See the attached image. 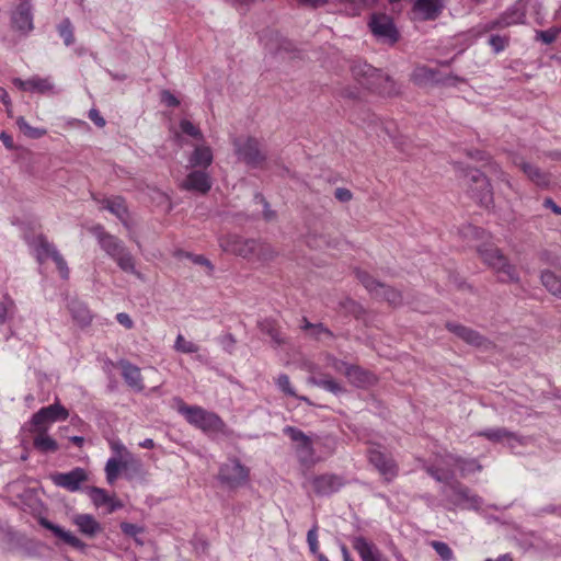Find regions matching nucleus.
Segmentation results:
<instances>
[{
    "mask_svg": "<svg viewBox=\"0 0 561 561\" xmlns=\"http://www.w3.org/2000/svg\"><path fill=\"white\" fill-rule=\"evenodd\" d=\"M358 279L362 282V284L374 295H379V291L381 289H385V285L377 282L373 276L367 274L366 272H358L357 273Z\"/></svg>",
    "mask_w": 561,
    "mask_h": 561,
    "instance_id": "nucleus-43",
    "label": "nucleus"
},
{
    "mask_svg": "<svg viewBox=\"0 0 561 561\" xmlns=\"http://www.w3.org/2000/svg\"><path fill=\"white\" fill-rule=\"evenodd\" d=\"M72 319L80 325L84 327L91 322V313L84 302L72 299L68 304Z\"/></svg>",
    "mask_w": 561,
    "mask_h": 561,
    "instance_id": "nucleus-30",
    "label": "nucleus"
},
{
    "mask_svg": "<svg viewBox=\"0 0 561 561\" xmlns=\"http://www.w3.org/2000/svg\"><path fill=\"white\" fill-rule=\"evenodd\" d=\"M451 459L454 465L459 469L462 477L482 470V466L478 462L477 459H466L461 457H451Z\"/></svg>",
    "mask_w": 561,
    "mask_h": 561,
    "instance_id": "nucleus-35",
    "label": "nucleus"
},
{
    "mask_svg": "<svg viewBox=\"0 0 561 561\" xmlns=\"http://www.w3.org/2000/svg\"><path fill=\"white\" fill-rule=\"evenodd\" d=\"M174 348L184 354H193L198 352L199 346L194 342L187 341L182 334H179L174 343Z\"/></svg>",
    "mask_w": 561,
    "mask_h": 561,
    "instance_id": "nucleus-48",
    "label": "nucleus"
},
{
    "mask_svg": "<svg viewBox=\"0 0 561 561\" xmlns=\"http://www.w3.org/2000/svg\"><path fill=\"white\" fill-rule=\"evenodd\" d=\"M175 256L178 259H188L191 260L193 263L195 264H198V265H205L209 268H213V265L211 263L206 259L204 257L203 255H195V254H192V253H188V252H185V251H182V250H178L175 252Z\"/></svg>",
    "mask_w": 561,
    "mask_h": 561,
    "instance_id": "nucleus-54",
    "label": "nucleus"
},
{
    "mask_svg": "<svg viewBox=\"0 0 561 561\" xmlns=\"http://www.w3.org/2000/svg\"><path fill=\"white\" fill-rule=\"evenodd\" d=\"M161 101L169 107H175L180 104V101L176 99V96L168 90H163L161 92Z\"/></svg>",
    "mask_w": 561,
    "mask_h": 561,
    "instance_id": "nucleus-63",
    "label": "nucleus"
},
{
    "mask_svg": "<svg viewBox=\"0 0 561 561\" xmlns=\"http://www.w3.org/2000/svg\"><path fill=\"white\" fill-rule=\"evenodd\" d=\"M213 149L205 140L194 145V149L187 159L191 168H202L204 170L213 163Z\"/></svg>",
    "mask_w": 561,
    "mask_h": 561,
    "instance_id": "nucleus-20",
    "label": "nucleus"
},
{
    "mask_svg": "<svg viewBox=\"0 0 561 561\" xmlns=\"http://www.w3.org/2000/svg\"><path fill=\"white\" fill-rule=\"evenodd\" d=\"M219 245L225 252H229L244 259H257L267 261L274 257L275 251L267 243L254 239H243L238 236H227L219 239Z\"/></svg>",
    "mask_w": 561,
    "mask_h": 561,
    "instance_id": "nucleus-1",
    "label": "nucleus"
},
{
    "mask_svg": "<svg viewBox=\"0 0 561 561\" xmlns=\"http://www.w3.org/2000/svg\"><path fill=\"white\" fill-rule=\"evenodd\" d=\"M88 116L98 127H104L106 124L105 119L96 108H91Z\"/></svg>",
    "mask_w": 561,
    "mask_h": 561,
    "instance_id": "nucleus-64",
    "label": "nucleus"
},
{
    "mask_svg": "<svg viewBox=\"0 0 561 561\" xmlns=\"http://www.w3.org/2000/svg\"><path fill=\"white\" fill-rule=\"evenodd\" d=\"M249 469L238 459H228L221 463L218 471V480L229 489H237L247 483Z\"/></svg>",
    "mask_w": 561,
    "mask_h": 561,
    "instance_id": "nucleus-8",
    "label": "nucleus"
},
{
    "mask_svg": "<svg viewBox=\"0 0 561 561\" xmlns=\"http://www.w3.org/2000/svg\"><path fill=\"white\" fill-rule=\"evenodd\" d=\"M121 530L126 536L136 537L138 534L142 533V528L136 524L124 522L121 524Z\"/></svg>",
    "mask_w": 561,
    "mask_h": 561,
    "instance_id": "nucleus-60",
    "label": "nucleus"
},
{
    "mask_svg": "<svg viewBox=\"0 0 561 561\" xmlns=\"http://www.w3.org/2000/svg\"><path fill=\"white\" fill-rule=\"evenodd\" d=\"M121 367L122 376L126 383L134 390L141 391L144 389V383L140 369L128 362H122Z\"/></svg>",
    "mask_w": 561,
    "mask_h": 561,
    "instance_id": "nucleus-29",
    "label": "nucleus"
},
{
    "mask_svg": "<svg viewBox=\"0 0 561 561\" xmlns=\"http://www.w3.org/2000/svg\"><path fill=\"white\" fill-rule=\"evenodd\" d=\"M310 483L314 494L318 496H329L337 492L345 484V481L339 474L323 473L313 477Z\"/></svg>",
    "mask_w": 561,
    "mask_h": 561,
    "instance_id": "nucleus-15",
    "label": "nucleus"
},
{
    "mask_svg": "<svg viewBox=\"0 0 561 561\" xmlns=\"http://www.w3.org/2000/svg\"><path fill=\"white\" fill-rule=\"evenodd\" d=\"M377 297L385 298L391 305H398L401 302V294L393 288L387 287L386 285L385 289H381Z\"/></svg>",
    "mask_w": 561,
    "mask_h": 561,
    "instance_id": "nucleus-56",
    "label": "nucleus"
},
{
    "mask_svg": "<svg viewBox=\"0 0 561 561\" xmlns=\"http://www.w3.org/2000/svg\"><path fill=\"white\" fill-rule=\"evenodd\" d=\"M412 79L416 84H425L435 79V72L425 66H420L413 70Z\"/></svg>",
    "mask_w": 561,
    "mask_h": 561,
    "instance_id": "nucleus-45",
    "label": "nucleus"
},
{
    "mask_svg": "<svg viewBox=\"0 0 561 561\" xmlns=\"http://www.w3.org/2000/svg\"><path fill=\"white\" fill-rule=\"evenodd\" d=\"M523 172L536 185L546 187L550 184V175L541 171L536 165L523 162L519 164Z\"/></svg>",
    "mask_w": 561,
    "mask_h": 561,
    "instance_id": "nucleus-31",
    "label": "nucleus"
},
{
    "mask_svg": "<svg viewBox=\"0 0 561 561\" xmlns=\"http://www.w3.org/2000/svg\"><path fill=\"white\" fill-rule=\"evenodd\" d=\"M352 75L358 83L367 89L375 90L381 94L394 93L393 81L385 76L381 70L368 65L367 62H355L352 68Z\"/></svg>",
    "mask_w": 561,
    "mask_h": 561,
    "instance_id": "nucleus-3",
    "label": "nucleus"
},
{
    "mask_svg": "<svg viewBox=\"0 0 561 561\" xmlns=\"http://www.w3.org/2000/svg\"><path fill=\"white\" fill-rule=\"evenodd\" d=\"M38 523L42 527H44L47 530H50L56 537L61 539L65 543L69 545L70 547L80 551H84L87 549L88 546L85 542L76 537L72 533L65 530L58 525H55L47 518L41 517Z\"/></svg>",
    "mask_w": 561,
    "mask_h": 561,
    "instance_id": "nucleus-17",
    "label": "nucleus"
},
{
    "mask_svg": "<svg viewBox=\"0 0 561 561\" xmlns=\"http://www.w3.org/2000/svg\"><path fill=\"white\" fill-rule=\"evenodd\" d=\"M310 374L311 375L308 378L309 383L322 388L335 396H339L345 391L344 387L336 380H334L329 375L322 374L318 366L310 367Z\"/></svg>",
    "mask_w": 561,
    "mask_h": 561,
    "instance_id": "nucleus-18",
    "label": "nucleus"
},
{
    "mask_svg": "<svg viewBox=\"0 0 561 561\" xmlns=\"http://www.w3.org/2000/svg\"><path fill=\"white\" fill-rule=\"evenodd\" d=\"M447 328L468 344L474 346H483L485 344L484 337L469 328L457 323H447Z\"/></svg>",
    "mask_w": 561,
    "mask_h": 561,
    "instance_id": "nucleus-28",
    "label": "nucleus"
},
{
    "mask_svg": "<svg viewBox=\"0 0 561 561\" xmlns=\"http://www.w3.org/2000/svg\"><path fill=\"white\" fill-rule=\"evenodd\" d=\"M307 542L310 549V552L318 558L319 552V541H318V526L314 524L312 528H310L307 533Z\"/></svg>",
    "mask_w": 561,
    "mask_h": 561,
    "instance_id": "nucleus-53",
    "label": "nucleus"
},
{
    "mask_svg": "<svg viewBox=\"0 0 561 561\" xmlns=\"http://www.w3.org/2000/svg\"><path fill=\"white\" fill-rule=\"evenodd\" d=\"M255 201L260 204H262L263 206V217L265 218V220L270 221V220H273L275 218V213L270 208V205L268 203L265 201V198L263 197V195L261 194H256L255 195Z\"/></svg>",
    "mask_w": 561,
    "mask_h": 561,
    "instance_id": "nucleus-61",
    "label": "nucleus"
},
{
    "mask_svg": "<svg viewBox=\"0 0 561 561\" xmlns=\"http://www.w3.org/2000/svg\"><path fill=\"white\" fill-rule=\"evenodd\" d=\"M259 325L262 331L266 332L272 337V340L275 341V343H282V339L279 337L277 330L272 325L270 321H261L259 322Z\"/></svg>",
    "mask_w": 561,
    "mask_h": 561,
    "instance_id": "nucleus-58",
    "label": "nucleus"
},
{
    "mask_svg": "<svg viewBox=\"0 0 561 561\" xmlns=\"http://www.w3.org/2000/svg\"><path fill=\"white\" fill-rule=\"evenodd\" d=\"M479 436H484L489 440L494 443H508L511 444L513 439H515V435L505 428L497 427L493 430H489L478 434Z\"/></svg>",
    "mask_w": 561,
    "mask_h": 561,
    "instance_id": "nucleus-36",
    "label": "nucleus"
},
{
    "mask_svg": "<svg viewBox=\"0 0 561 561\" xmlns=\"http://www.w3.org/2000/svg\"><path fill=\"white\" fill-rule=\"evenodd\" d=\"M30 92H37L42 94L49 92L57 93L50 77L42 78L38 76L31 77Z\"/></svg>",
    "mask_w": 561,
    "mask_h": 561,
    "instance_id": "nucleus-33",
    "label": "nucleus"
},
{
    "mask_svg": "<svg viewBox=\"0 0 561 561\" xmlns=\"http://www.w3.org/2000/svg\"><path fill=\"white\" fill-rule=\"evenodd\" d=\"M101 209H106L115 215L124 225H127L128 211L125 201L119 196L104 198L101 202Z\"/></svg>",
    "mask_w": 561,
    "mask_h": 561,
    "instance_id": "nucleus-27",
    "label": "nucleus"
},
{
    "mask_svg": "<svg viewBox=\"0 0 561 561\" xmlns=\"http://www.w3.org/2000/svg\"><path fill=\"white\" fill-rule=\"evenodd\" d=\"M488 44L491 46L495 54L503 51L508 45V37L502 35H491L488 39Z\"/></svg>",
    "mask_w": 561,
    "mask_h": 561,
    "instance_id": "nucleus-52",
    "label": "nucleus"
},
{
    "mask_svg": "<svg viewBox=\"0 0 561 561\" xmlns=\"http://www.w3.org/2000/svg\"><path fill=\"white\" fill-rule=\"evenodd\" d=\"M12 26L26 35L34 30L33 7L31 0H19V4L11 13Z\"/></svg>",
    "mask_w": 561,
    "mask_h": 561,
    "instance_id": "nucleus-14",
    "label": "nucleus"
},
{
    "mask_svg": "<svg viewBox=\"0 0 561 561\" xmlns=\"http://www.w3.org/2000/svg\"><path fill=\"white\" fill-rule=\"evenodd\" d=\"M173 408L176 409L187 421H220L217 415L196 405L188 407L179 398L174 399Z\"/></svg>",
    "mask_w": 561,
    "mask_h": 561,
    "instance_id": "nucleus-19",
    "label": "nucleus"
},
{
    "mask_svg": "<svg viewBox=\"0 0 561 561\" xmlns=\"http://www.w3.org/2000/svg\"><path fill=\"white\" fill-rule=\"evenodd\" d=\"M88 494L91 497L93 504L98 507L112 503V497L104 489L91 486L89 488Z\"/></svg>",
    "mask_w": 561,
    "mask_h": 561,
    "instance_id": "nucleus-41",
    "label": "nucleus"
},
{
    "mask_svg": "<svg viewBox=\"0 0 561 561\" xmlns=\"http://www.w3.org/2000/svg\"><path fill=\"white\" fill-rule=\"evenodd\" d=\"M58 33L60 37L64 39L66 46H70L75 42L73 36V26L69 19H65L58 25Z\"/></svg>",
    "mask_w": 561,
    "mask_h": 561,
    "instance_id": "nucleus-47",
    "label": "nucleus"
},
{
    "mask_svg": "<svg viewBox=\"0 0 561 561\" xmlns=\"http://www.w3.org/2000/svg\"><path fill=\"white\" fill-rule=\"evenodd\" d=\"M19 129L28 138L38 139L46 135V129L31 126L23 116L16 118Z\"/></svg>",
    "mask_w": 561,
    "mask_h": 561,
    "instance_id": "nucleus-38",
    "label": "nucleus"
},
{
    "mask_svg": "<svg viewBox=\"0 0 561 561\" xmlns=\"http://www.w3.org/2000/svg\"><path fill=\"white\" fill-rule=\"evenodd\" d=\"M345 5H351V15H358L367 5L368 0H341Z\"/></svg>",
    "mask_w": 561,
    "mask_h": 561,
    "instance_id": "nucleus-59",
    "label": "nucleus"
},
{
    "mask_svg": "<svg viewBox=\"0 0 561 561\" xmlns=\"http://www.w3.org/2000/svg\"><path fill=\"white\" fill-rule=\"evenodd\" d=\"M34 447L41 453H54L58 449L55 439L48 436L45 432H39L33 439Z\"/></svg>",
    "mask_w": 561,
    "mask_h": 561,
    "instance_id": "nucleus-34",
    "label": "nucleus"
},
{
    "mask_svg": "<svg viewBox=\"0 0 561 561\" xmlns=\"http://www.w3.org/2000/svg\"><path fill=\"white\" fill-rule=\"evenodd\" d=\"M358 279L362 282V284L374 295H379V291L381 289H385V285L377 282L373 276L367 274L366 272H358L357 273Z\"/></svg>",
    "mask_w": 561,
    "mask_h": 561,
    "instance_id": "nucleus-42",
    "label": "nucleus"
},
{
    "mask_svg": "<svg viewBox=\"0 0 561 561\" xmlns=\"http://www.w3.org/2000/svg\"><path fill=\"white\" fill-rule=\"evenodd\" d=\"M542 285L553 295L561 296V280L551 272L545 271L541 274Z\"/></svg>",
    "mask_w": 561,
    "mask_h": 561,
    "instance_id": "nucleus-40",
    "label": "nucleus"
},
{
    "mask_svg": "<svg viewBox=\"0 0 561 561\" xmlns=\"http://www.w3.org/2000/svg\"><path fill=\"white\" fill-rule=\"evenodd\" d=\"M425 470L433 479H435L438 482H443L444 485H446V483L450 482L451 480L449 479L448 473L446 471L433 465L426 466Z\"/></svg>",
    "mask_w": 561,
    "mask_h": 561,
    "instance_id": "nucleus-55",
    "label": "nucleus"
},
{
    "mask_svg": "<svg viewBox=\"0 0 561 561\" xmlns=\"http://www.w3.org/2000/svg\"><path fill=\"white\" fill-rule=\"evenodd\" d=\"M183 187L187 191L206 194L211 188V179L204 170H194L187 174Z\"/></svg>",
    "mask_w": 561,
    "mask_h": 561,
    "instance_id": "nucleus-21",
    "label": "nucleus"
},
{
    "mask_svg": "<svg viewBox=\"0 0 561 561\" xmlns=\"http://www.w3.org/2000/svg\"><path fill=\"white\" fill-rule=\"evenodd\" d=\"M430 545L443 561H451L454 559V552L446 542L433 540Z\"/></svg>",
    "mask_w": 561,
    "mask_h": 561,
    "instance_id": "nucleus-49",
    "label": "nucleus"
},
{
    "mask_svg": "<svg viewBox=\"0 0 561 561\" xmlns=\"http://www.w3.org/2000/svg\"><path fill=\"white\" fill-rule=\"evenodd\" d=\"M277 388L286 396L297 397L294 387L290 383L289 377L286 374H280L276 380Z\"/></svg>",
    "mask_w": 561,
    "mask_h": 561,
    "instance_id": "nucleus-51",
    "label": "nucleus"
},
{
    "mask_svg": "<svg viewBox=\"0 0 561 561\" xmlns=\"http://www.w3.org/2000/svg\"><path fill=\"white\" fill-rule=\"evenodd\" d=\"M526 19L525 3L517 1L507 8L497 19L485 23L482 28L489 32L495 28H505L512 25L523 24Z\"/></svg>",
    "mask_w": 561,
    "mask_h": 561,
    "instance_id": "nucleus-11",
    "label": "nucleus"
},
{
    "mask_svg": "<svg viewBox=\"0 0 561 561\" xmlns=\"http://www.w3.org/2000/svg\"><path fill=\"white\" fill-rule=\"evenodd\" d=\"M478 251L482 260L496 271L501 280L514 282L518 279L515 267L508 264L506 257L497 248L485 244L479 247Z\"/></svg>",
    "mask_w": 561,
    "mask_h": 561,
    "instance_id": "nucleus-6",
    "label": "nucleus"
},
{
    "mask_svg": "<svg viewBox=\"0 0 561 561\" xmlns=\"http://www.w3.org/2000/svg\"><path fill=\"white\" fill-rule=\"evenodd\" d=\"M348 381L357 387V388H367L373 386L376 382V377L374 374L365 370L358 366L346 367L345 374Z\"/></svg>",
    "mask_w": 561,
    "mask_h": 561,
    "instance_id": "nucleus-23",
    "label": "nucleus"
},
{
    "mask_svg": "<svg viewBox=\"0 0 561 561\" xmlns=\"http://www.w3.org/2000/svg\"><path fill=\"white\" fill-rule=\"evenodd\" d=\"M69 416L68 411L59 403H54L39 409L31 421H58L66 420Z\"/></svg>",
    "mask_w": 561,
    "mask_h": 561,
    "instance_id": "nucleus-26",
    "label": "nucleus"
},
{
    "mask_svg": "<svg viewBox=\"0 0 561 561\" xmlns=\"http://www.w3.org/2000/svg\"><path fill=\"white\" fill-rule=\"evenodd\" d=\"M324 367L325 368H330V369H332V370H334L336 373L345 374V369H346V367H348V365L345 362L340 360V359H337L334 356L327 355L325 356Z\"/></svg>",
    "mask_w": 561,
    "mask_h": 561,
    "instance_id": "nucleus-57",
    "label": "nucleus"
},
{
    "mask_svg": "<svg viewBox=\"0 0 561 561\" xmlns=\"http://www.w3.org/2000/svg\"><path fill=\"white\" fill-rule=\"evenodd\" d=\"M442 10L440 0H416L414 3V12L424 21L435 20Z\"/></svg>",
    "mask_w": 561,
    "mask_h": 561,
    "instance_id": "nucleus-25",
    "label": "nucleus"
},
{
    "mask_svg": "<svg viewBox=\"0 0 561 561\" xmlns=\"http://www.w3.org/2000/svg\"><path fill=\"white\" fill-rule=\"evenodd\" d=\"M92 232L98 239L102 250L111 256L124 272L136 274L134 257L127 251L122 240L105 232L102 226L93 227Z\"/></svg>",
    "mask_w": 561,
    "mask_h": 561,
    "instance_id": "nucleus-2",
    "label": "nucleus"
},
{
    "mask_svg": "<svg viewBox=\"0 0 561 561\" xmlns=\"http://www.w3.org/2000/svg\"><path fill=\"white\" fill-rule=\"evenodd\" d=\"M204 434L215 440L227 435L226 423H194Z\"/></svg>",
    "mask_w": 561,
    "mask_h": 561,
    "instance_id": "nucleus-32",
    "label": "nucleus"
},
{
    "mask_svg": "<svg viewBox=\"0 0 561 561\" xmlns=\"http://www.w3.org/2000/svg\"><path fill=\"white\" fill-rule=\"evenodd\" d=\"M234 152L238 159L250 167L256 168L264 161L265 156L261 151L260 144L252 137H240L233 140Z\"/></svg>",
    "mask_w": 561,
    "mask_h": 561,
    "instance_id": "nucleus-9",
    "label": "nucleus"
},
{
    "mask_svg": "<svg viewBox=\"0 0 561 561\" xmlns=\"http://www.w3.org/2000/svg\"><path fill=\"white\" fill-rule=\"evenodd\" d=\"M368 25L374 36L383 43L394 44L399 38L393 21L387 14H371Z\"/></svg>",
    "mask_w": 561,
    "mask_h": 561,
    "instance_id": "nucleus-10",
    "label": "nucleus"
},
{
    "mask_svg": "<svg viewBox=\"0 0 561 561\" xmlns=\"http://www.w3.org/2000/svg\"><path fill=\"white\" fill-rule=\"evenodd\" d=\"M561 32L560 27L553 26L545 31H536V39L549 45L553 43Z\"/></svg>",
    "mask_w": 561,
    "mask_h": 561,
    "instance_id": "nucleus-50",
    "label": "nucleus"
},
{
    "mask_svg": "<svg viewBox=\"0 0 561 561\" xmlns=\"http://www.w3.org/2000/svg\"><path fill=\"white\" fill-rule=\"evenodd\" d=\"M125 466L126 465L124 462L115 457H112L107 460L105 465V474L110 484H113L117 480L121 469L125 468Z\"/></svg>",
    "mask_w": 561,
    "mask_h": 561,
    "instance_id": "nucleus-39",
    "label": "nucleus"
},
{
    "mask_svg": "<svg viewBox=\"0 0 561 561\" xmlns=\"http://www.w3.org/2000/svg\"><path fill=\"white\" fill-rule=\"evenodd\" d=\"M471 196L483 207L489 208L493 203V192L486 176L477 169H470L465 174Z\"/></svg>",
    "mask_w": 561,
    "mask_h": 561,
    "instance_id": "nucleus-7",
    "label": "nucleus"
},
{
    "mask_svg": "<svg viewBox=\"0 0 561 561\" xmlns=\"http://www.w3.org/2000/svg\"><path fill=\"white\" fill-rule=\"evenodd\" d=\"M352 546L359 554L362 561H385L376 545L363 536L353 537Z\"/></svg>",
    "mask_w": 561,
    "mask_h": 561,
    "instance_id": "nucleus-22",
    "label": "nucleus"
},
{
    "mask_svg": "<svg viewBox=\"0 0 561 561\" xmlns=\"http://www.w3.org/2000/svg\"><path fill=\"white\" fill-rule=\"evenodd\" d=\"M50 479L55 485L69 492H77L87 481L88 476L84 469L77 467L69 472H56L51 474Z\"/></svg>",
    "mask_w": 561,
    "mask_h": 561,
    "instance_id": "nucleus-16",
    "label": "nucleus"
},
{
    "mask_svg": "<svg viewBox=\"0 0 561 561\" xmlns=\"http://www.w3.org/2000/svg\"><path fill=\"white\" fill-rule=\"evenodd\" d=\"M16 306L14 300L4 294L0 301V325L4 324L15 313Z\"/></svg>",
    "mask_w": 561,
    "mask_h": 561,
    "instance_id": "nucleus-37",
    "label": "nucleus"
},
{
    "mask_svg": "<svg viewBox=\"0 0 561 561\" xmlns=\"http://www.w3.org/2000/svg\"><path fill=\"white\" fill-rule=\"evenodd\" d=\"M362 439H364V437ZM365 443L370 445L367 449L369 463L374 466L385 481H393L399 474V465L392 455L381 450V446L370 438H365Z\"/></svg>",
    "mask_w": 561,
    "mask_h": 561,
    "instance_id": "nucleus-5",
    "label": "nucleus"
},
{
    "mask_svg": "<svg viewBox=\"0 0 561 561\" xmlns=\"http://www.w3.org/2000/svg\"><path fill=\"white\" fill-rule=\"evenodd\" d=\"M440 493L445 497L448 510L455 507L479 510L482 505V499L457 480H450L443 485Z\"/></svg>",
    "mask_w": 561,
    "mask_h": 561,
    "instance_id": "nucleus-4",
    "label": "nucleus"
},
{
    "mask_svg": "<svg viewBox=\"0 0 561 561\" xmlns=\"http://www.w3.org/2000/svg\"><path fill=\"white\" fill-rule=\"evenodd\" d=\"M180 129L182 131V134L184 135H187L190 137H192L193 139H195L197 142H201V141H204V135L203 133L201 131L199 127H197L196 125H194L192 122H190L188 119H182L180 122Z\"/></svg>",
    "mask_w": 561,
    "mask_h": 561,
    "instance_id": "nucleus-46",
    "label": "nucleus"
},
{
    "mask_svg": "<svg viewBox=\"0 0 561 561\" xmlns=\"http://www.w3.org/2000/svg\"><path fill=\"white\" fill-rule=\"evenodd\" d=\"M79 531L90 538L102 531L101 524L90 514H77L72 519Z\"/></svg>",
    "mask_w": 561,
    "mask_h": 561,
    "instance_id": "nucleus-24",
    "label": "nucleus"
},
{
    "mask_svg": "<svg viewBox=\"0 0 561 561\" xmlns=\"http://www.w3.org/2000/svg\"><path fill=\"white\" fill-rule=\"evenodd\" d=\"M461 234H462L465 238L479 239V238H481V236L483 234V230H481L480 228H478V227H476V226L467 225V226H465V227L461 229Z\"/></svg>",
    "mask_w": 561,
    "mask_h": 561,
    "instance_id": "nucleus-62",
    "label": "nucleus"
},
{
    "mask_svg": "<svg viewBox=\"0 0 561 561\" xmlns=\"http://www.w3.org/2000/svg\"><path fill=\"white\" fill-rule=\"evenodd\" d=\"M35 253L36 257L39 262H43L47 259H51L59 273L61 278L68 279L69 277V268L67 262L62 257V255L58 252V250L54 247V244L49 243L44 237H38L35 243Z\"/></svg>",
    "mask_w": 561,
    "mask_h": 561,
    "instance_id": "nucleus-13",
    "label": "nucleus"
},
{
    "mask_svg": "<svg viewBox=\"0 0 561 561\" xmlns=\"http://www.w3.org/2000/svg\"><path fill=\"white\" fill-rule=\"evenodd\" d=\"M358 279L362 282V284L374 295H379V291L381 289H385V285L377 282L373 276L367 274L366 272H358L357 273Z\"/></svg>",
    "mask_w": 561,
    "mask_h": 561,
    "instance_id": "nucleus-44",
    "label": "nucleus"
},
{
    "mask_svg": "<svg viewBox=\"0 0 561 561\" xmlns=\"http://www.w3.org/2000/svg\"><path fill=\"white\" fill-rule=\"evenodd\" d=\"M284 432L296 443V454L299 462L307 467L313 466L318 461V458L314 456L311 439L301 431L291 426H287Z\"/></svg>",
    "mask_w": 561,
    "mask_h": 561,
    "instance_id": "nucleus-12",
    "label": "nucleus"
}]
</instances>
